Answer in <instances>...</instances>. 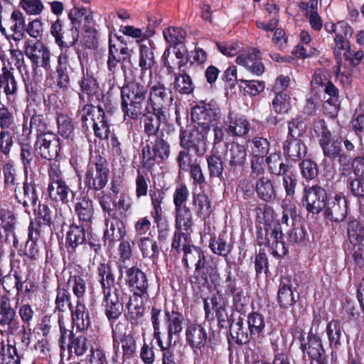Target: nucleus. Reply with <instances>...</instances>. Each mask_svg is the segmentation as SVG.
<instances>
[{
    "instance_id": "nucleus-17",
    "label": "nucleus",
    "mask_w": 364,
    "mask_h": 364,
    "mask_svg": "<svg viewBox=\"0 0 364 364\" xmlns=\"http://www.w3.org/2000/svg\"><path fill=\"white\" fill-rule=\"evenodd\" d=\"M323 210L326 218L336 223L341 222L348 212L346 199L340 195L329 197Z\"/></svg>"
},
{
    "instance_id": "nucleus-56",
    "label": "nucleus",
    "mask_w": 364,
    "mask_h": 364,
    "mask_svg": "<svg viewBox=\"0 0 364 364\" xmlns=\"http://www.w3.org/2000/svg\"><path fill=\"white\" fill-rule=\"evenodd\" d=\"M248 330L254 337L259 336L265 327V322L262 314L253 312L247 316Z\"/></svg>"
},
{
    "instance_id": "nucleus-26",
    "label": "nucleus",
    "mask_w": 364,
    "mask_h": 364,
    "mask_svg": "<svg viewBox=\"0 0 364 364\" xmlns=\"http://www.w3.org/2000/svg\"><path fill=\"white\" fill-rule=\"evenodd\" d=\"M152 210L151 215L158 229L164 227L162 203L165 198V193L161 189L150 190L149 192Z\"/></svg>"
},
{
    "instance_id": "nucleus-10",
    "label": "nucleus",
    "mask_w": 364,
    "mask_h": 364,
    "mask_svg": "<svg viewBox=\"0 0 364 364\" xmlns=\"http://www.w3.org/2000/svg\"><path fill=\"white\" fill-rule=\"evenodd\" d=\"M170 154V146L161 136L154 138V141L149 139L142 150L144 164L145 166L151 167L157 159L165 161Z\"/></svg>"
},
{
    "instance_id": "nucleus-38",
    "label": "nucleus",
    "mask_w": 364,
    "mask_h": 364,
    "mask_svg": "<svg viewBox=\"0 0 364 364\" xmlns=\"http://www.w3.org/2000/svg\"><path fill=\"white\" fill-rule=\"evenodd\" d=\"M68 58L65 53H61L58 58L56 67L57 86L63 90H67L70 85V77L68 73Z\"/></svg>"
},
{
    "instance_id": "nucleus-63",
    "label": "nucleus",
    "mask_w": 364,
    "mask_h": 364,
    "mask_svg": "<svg viewBox=\"0 0 364 364\" xmlns=\"http://www.w3.org/2000/svg\"><path fill=\"white\" fill-rule=\"evenodd\" d=\"M73 307L70 301V293L65 289L58 288L55 299V310L64 312L67 308L71 311V309Z\"/></svg>"
},
{
    "instance_id": "nucleus-39",
    "label": "nucleus",
    "mask_w": 364,
    "mask_h": 364,
    "mask_svg": "<svg viewBox=\"0 0 364 364\" xmlns=\"http://www.w3.org/2000/svg\"><path fill=\"white\" fill-rule=\"evenodd\" d=\"M244 326L242 319H238L236 322L233 321L230 326V332L232 338L239 345H243L249 343L254 336L251 335V332L248 333Z\"/></svg>"
},
{
    "instance_id": "nucleus-24",
    "label": "nucleus",
    "mask_w": 364,
    "mask_h": 364,
    "mask_svg": "<svg viewBox=\"0 0 364 364\" xmlns=\"http://www.w3.org/2000/svg\"><path fill=\"white\" fill-rule=\"evenodd\" d=\"M258 237V243L262 245H264L272 249V250H286V246L282 241L283 233L282 231L281 224L277 223L274 225V228L265 229V238L262 237V232H259Z\"/></svg>"
},
{
    "instance_id": "nucleus-1",
    "label": "nucleus",
    "mask_w": 364,
    "mask_h": 364,
    "mask_svg": "<svg viewBox=\"0 0 364 364\" xmlns=\"http://www.w3.org/2000/svg\"><path fill=\"white\" fill-rule=\"evenodd\" d=\"M148 86L141 80L126 82L120 90L121 109L124 120L141 118L147 105Z\"/></svg>"
},
{
    "instance_id": "nucleus-14",
    "label": "nucleus",
    "mask_w": 364,
    "mask_h": 364,
    "mask_svg": "<svg viewBox=\"0 0 364 364\" xmlns=\"http://www.w3.org/2000/svg\"><path fill=\"white\" fill-rule=\"evenodd\" d=\"M69 18L72 23V28L69 31H63L60 41L55 42L60 47L69 48L77 41L81 24L82 22L88 21L89 16H85L77 9H73L69 14Z\"/></svg>"
},
{
    "instance_id": "nucleus-50",
    "label": "nucleus",
    "mask_w": 364,
    "mask_h": 364,
    "mask_svg": "<svg viewBox=\"0 0 364 364\" xmlns=\"http://www.w3.org/2000/svg\"><path fill=\"white\" fill-rule=\"evenodd\" d=\"M326 333L331 348H338L341 346L342 327L337 320L331 321L326 326Z\"/></svg>"
},
{
    "instance_id": "nucleus-45",
    "label": "nucleus",
    "mask_w": 364,
    "mask_h": 364,
    "mask_svg": "<svg viewBox=\"0 0 364 364\" xmlns=\"http://www.w3.org/2000/svg\"><path fill=\"white\" fill-rule=\"evenodd\" d=\"M0 364H21V358L16 348L11 344L0 343Z\"/></svg>"
},
{
    "instance_id": "nucleus-33",
    "label": "nucleus",
    "mask_w": 364,
    "mask_h": 364,
    "mask_svg": "<svg viewBox=\"0 0 364 364\" xmlns=\"http://www.w3.org/2000/svg\"><path fill=\"white\" fill-rule=\"evenodd\" d=\"M17 114L14 107L0 103L1 130L15 131L17 128Z\"/></svg>"
},
{
    "instance_id": "nucleus-8",
    "label": "nucleus",
    "mask_w": 364,
    "mask_h": 364,
    "mask_svg": "<svg viewBox=\"0 0 364 364\" xmlns=\"http://www.w3.org/2000/svg\"><path fill=\"white\" fill-rule=\"evenodd\" d=\"M328 200L327 192L321 186L314 185L304 187L301 202L308 213H320L323 210Z\"/></svg>"
},
{
    "instance_id": "nucleus-42",
    "label": "nucleus",
    "mask_w": 364,
    "mask_h": 364,
    "mask_svg": "<svg viewBox=\"0 0 364 364\" xmlns=\"http://www.w3.org/2000/svg\"><path fill=\"white\" fill-rule=\"evenodd\" d=\"M11 21L13 24L11 26V30L13 34L9 36V38H11L15 41L21 40L24 36L25 33V17L22 12L18 10H14L11 15Z\"/></svg>"
},
{
    "instance_id": "nucleus-40",
    "label": "nucleus",
    "mask_w": 364,
    "mask_h": 364,
    "mask_svg": "<svg viewBox=\"0 0 364 364\" xmlns=\"http://www.w3.org/2000/svg\"><path fill=\"white\" fill-rule=\"evenodd\" d=\"M309 342L307 344H301V349L304 353V356L308 355L309 358H320L325 354V350L321 343V339L319 335L313 334L309 336Z\"/></svg>"
},
{
    "instance_id": "nucleus-12",
    "label": "nucleus",
    "mask_w": 364,
    "mask_h": 364,
    "mask_svg": "<svg viewBox=\"0 0 364 364\" xmlns=\"http://www.w3.org/2000/svg\"><path fill=\"white\" fill-rule=\"evenodd\" d=\"M0 327L10 335L16 334L20 328L16 308L12 307L11 299L6 294L0 296Z\"/></svg>"
},
{
    "instance_id": "nucleus-57",
    "label": "nucleus",
    "mask_w": 364,
    "mask_h": 364,
    "mask_svg": "<svg viewBox=\"0 0 364 364\" xmlns=\"http://www.w3.org/2000/svg\"><path fill=\"white\" fill-rule=\"evenodd\" d=\"M272 108L278 114H287L291 109V97L285 92H277L272 100Z\"/></svg>"
},
{
    "instance_id": "nucleus-30",
    "label": "nucleus",
    "mask_w": 364,
    "mask_h": 364,
    "mask_svg": "<svg viewBox=\"0 0 364 364\" xmlns=\"http://www.w3.org/2000/svg\"><path fill=\"white\" fill-rule=\"evenodd\" d=\"M285 156L292 161L301 160L306 154V146L301 139H287L283 145Z\"/></svg>"
},
{
    "instance_id": "nucleus-28",
    "label": "nucleus",
    "mask_w": 364,
    "mask_h": 364,
    "mask_svg": "<svg viewBox=\"0 0 364 364\" xmlns=\"http://www.w3.org/2000/svg\"><path fill=\"white\" fill-rule=\"evenodd\" d=\"M74 209L79 220L85 226L90 225L94 215L92 200L87 196H83L77 199Z\"/></svg>"
},
{
    "instance_id": "nucleus-11",
    "label": "nucleus",
    "mask_w": 364,
    "mask_h": 364,
    "mask_svg": "<svg viewBox=\"0 0 364 364\" xmlns=\"http://www.w3.org/2000/svg\"><path fill=\"white\" fill-rule=\"evenodd\" d=\"M207 134L197 126L191 130L181 129L180 146L186 150L193 149L197 156H202L206 151L205 141Z\"/></svg>"
},
{
    "instance_id": "nucleus-60",
    "label": "nucleus",
    "mask_w": 364,
    "mask_h": 364,
    "mask_svg": "<svg viewBox=\"0 0 364 364\" xmlns=\"http://www.w3.org/2000/svg\"><path fill=\"white\" fill-rule=\"evenodd\" d=\"M141 296L134 295L133 297L130 298L127 304L128 315L132 320H136L144 314V306Z\"/></svg>"
},
{
    "instance_id": "nucleus-35",
    "label": "nucleus",
    "mask_w": 364,
    "mask_h": 364,
    "mask_svg": "<svg viewBox=\"0 0 364 364\" xmlns=\"http://www.w3.org/2000/svg\"><path fill=\"white\" fill-rule=\"evenodd\" d=\"M165 318L168 328V338L169 341H171L173 335H178L182 331L184 317L179 311L173 309L171 311L166 310Z\"/></svg>"
},
{
    "instance_id": "nucleus-37",
    "label": "nucleus",
    "mask_w": 364,
    "mask_h": 364,
    "mask_svg": "<svg viewBox=\"0 0 364 364\" xmlns=\"http://www.w3.org/2000/svg\"><path fill=\"white\" fill-rule=\"evenodd\" d=\"M47 191L51 200L56 203L61 202L63 204L68 203V197L72 192L65 181L48 184Z\"/></svg>"
},
{
    "instance_id": "nucleus-22",
    "label": "nucleus",
    "mask_w": 364,
    "mask_h": 364,
    "mask_svg": "<svg viewBox=\"0 0 364 364\" xmlns=\"http://www.w3.org/2000/svg\"><path fill=\"white\" fill-rule=\"evenodd\" d=\"M32 132L36 133L37 138L41 135L47 134V133H50L48 131L46 117L44 114H38L35 112L30 119L29 124L24 119L22 128L23 139L29 140Z\"/></svg>"
},
{
    "instance_id": "nucleus-64",
    "label": "nucleus",
    "mask_w": 364,
    "mask_h": 364,
    "mask_svg": "<svg viewBox=\"0 0 364 364\" xmlns=\"http://www.w3.org/2000/svg\"><path fill=\"white\" fill-rule=\"evenodd\" d=\"M207 162L210 176L221 178L224 170L221 158L219 156L212 155L207 158Z\"/></svg>"
},
{
    "instance_id": "nucleus-9",
    "label": "nucleus",
    "mask_w": 364,
    "mask_h": 364,
    "mask_svg": "<svg viewBox=\"0 0 364 364\" xmlns=\"http://www.w3.org/2000/svg\"><path fill=\"white\" fill-rule=\"evenodd\" d=\"M247 155V150L244 145L238 143H232L230 145L225 155L228 163L225 173L228 177L237 178L242 174Z\"/></svg>"
},
{
    "instance_id": "nucleus-13",
    "label": "nucleus",
    "mask_w": 364,
    "mask_h": 364,
    "mask_svg": "<svg viewBox=\"0 0 364 364\" xmlns=\"http://www.w3.org/2000/svg\"><path fill=\"white\" fill-rule=\"evenodd\" d=\"M25 55L31 60L34 73H37L40 67L47 72L52 70L51 53L43 43L28 44L25 48Z\"/></svg>"
},
{
    "instance_id": "nucleus-20",
    "label": "nucleus",
    "mask_w": 364,
    "mask_h": 364,
    "mask_svg": "<svg viewBox=\"0 0 364 364\" xmlns=\"http://www.w3.org/2000/svg\"><path fill=\"white\" fill-rule=\"evenodd\" d=\"M261 52L255 48L244 51L236 58V63L246 68L253 74L260 75L264 73V66L262 62Z\"/></svg>"
},
{
    "instance_id": "nucleus-54",
    "label": "nucleus",
    "mask_w": 364,
    "mask_h": 364,
    "mask_svg": "<svg viewBox=\"0 0 364 364\" xmlns=\"http://www.w3.org/2000/svg\"><path fill=\"white\" fill-rule=\"evenodd\" d=\"M58 134L65 139L73 136L74 124L72 119L65 114H58L56 118Z\"/></svg>"
},
{
    "instance_id": "nucleus-59",
    "label": "nucleus",
    "mask_w": 364,
    "mask_h": 364,
    "mask_svg": "<svg viewBox=\"0 0 364 364\" xmlns=\"http://www.w3.org/2000/svg\"><path fill=\"white\" fill-rule=\"evenodd\" d=\"M70 352L75 353L77 356L84 355L88 350L87 339L82 336L71 337L70 342L67 344Z\"/></svg>"
},
{
    "instance_id": "nucleus-51",
    "label": "nucleus",
    "mask_w": 364,
    "mask_h": 364,
    "mask_svg": "<svg viewBox=\"0 0 364 364\" xmlns=\"http://www.w3.org/2000/svg\"><path fill=\"white\" fill-rule=\"evenodd\" d=\"M21 146L20 158L23 165L25 176L28 174V170L31 169V164L34 159V151L32 146L23 138L19 141Z\"/></svg>"
},
{
    "instance_id": "nucleus-52",
    "label": "nucleus",
    "mask_w": 364,
    "mask_h": 364,
    "mask_svg": "<svg viewBox=\"0 0 364 364\" xmlns=\"http://www.w3.org/2000/svg\"><path fill=\"white\" fill-rule=\"evenodd\" d=\"M295 296L292 287L288 284H281L278 291L277 300L281 307L288 308L295 304L296 298Z\"/></svg>"
},
{
    "instance_id": "nucleus-4",
    "label": "nucleus",
    "mask_w": 364,
    "mask_h": 364,
    "mask_svg": "<svg viewBox=\"0 0 364 364\" xmlns=\"http://www.w3.org/2000/svg\"><path fill=\"white\" fill-rule=\"evenodd\" d=\"M53 224L52 211L46 204H39L34 220L31 221L28 228V240L26 247L29 250H38V240L41 233L50 230Z\"/></svg>"
},
{
    "instance_id": "nucleus-44",
    "label": "nucleus",
    "mask_w": 364,
    "mask_h": 364,
    "mask_svg": "<svg viewBox=\"0 0 364 364\" xmlns=\"http://www.w3.org/2000/svg\"><path fill=\"white\" fill-rule=\"evenodd\" d=\"M14 277L18 294L30 297L37 290V287L33 282L28 281L27 277L23 276L21 272L15 270Z\"/></svg>"
},
{
    "instance_id": "nucleus-29",
    "label": "nucleus",
    "mask_w": 364,
    "mask_h": 364,
    "mask_svg": "<svg viewBox=\"0 0 364 364\" xmlns=\"http://www.w3.org/2000/svg\"><path fill=\"white\" fill-rule=\"evenodd\" d=\"M70 311L73 323L77 330L83 331L90 326V313L82 300H77Z\"/></svg>"
},
{
    "instance_id": "nucleus-23",
    "label": "nucleus",
    "mask_w": 364,
    "mask_h": 364,
    "mask_svg": "<svg viewBox=\"0 0 364 364\" xmlns=\"http://www.w3.org/2000/svg\"><path fill=\"white\" fill-rule=\"evenodd\" d=\"M207 338L206 330L202 325L196 323L188 324L186 329V341L195 353L205 347Z\"/></svg>"
},
{
    "instance_id": "nucleus-15",
    "label": "nucleus",
    "mask_w": 364,
    "mask_h": 364,
    "mask_svg": "<svg viewBox=\"0 0 364 364\" xmlns=\"http://www.w3.org/2000/svg\"><path fill=\"white\" fill-rule=\"evenodd\" d=\"M35 148L43 159H55L60 151V139L53 132L47 133L36 139Z\"/></svg>"
},
{
    "instance_id": "nucleus-6",
    "label": "nucleus",
    "mask_w": 364,
    "mask_h": 364,
    "mask_svg": "<svg viewBox=\"0 0 364 364\" xmlns=\"http://www.w3.org/2000/svg\"><path fill=\"white\" fill-rule=\"evenodd\" d=\"M105 213L107 215V229L104 233L103 248L109 250L113 248V244L115 243L117 238L121 237L124 232L123 220L126 218V214L122 211L118 212L115 208H112L110 210Z\"/></svg>"
},
{
    "instance_id": "nucleus-25",
    "label": "nucleus",
    "mask_w": 364,
    "mask_h": 364,
    "mask_svg": "<svg viewBox=\"0 0 364 364\" xmlns=\"http://www.w3.org/2000/svg\"><path fill=\"white\" fill-rule=\"evenodd\" d=\"M127 282L135 296H142L146 293L149 284L146 274L136 267H131L127 271Z\"/></svg>"
},
{
    "instance_id": "nucleus-7",
    "label": "nucleus",
    "mask_w": 364,
    "mask_h": 364,
    "mask_svg": "<svg viewBox=\"0 0 364 364\" xmlns=\"http://www.w3.org/2000/svg\"><path fill=\"white\" fill-rule=\"evenodd\" d=\"M173 101L171 90L164 84L157 82L151 85L148 88L147 105L152 111L166 112L167 107Z\"/></svg>"
},
{
    "instance_id": "nucleus-47",
    "label": "nucleus",
    "mask_w": 364,
    "mask_h": 364,
    "mask_svg": "<svg viewBox=\"0 0 364 364\" xmlns=\"http://www.w3.org/2000/svg\"><path fill=\"white\" fill-rule=\"evenodd\" d=\"M193 203L198 217L205 219L210 216L212 212L211 203L206 195L203 193L193 194Z\"/></svg>"
},
{
    "instance_id": "nucleus-2",
    "label": "nucleus",
    "mask_w": 364,
    "mask_h": 364,
    "mask_svg": "<svg viewBox=\"0 0 364 364\" xmlns=\"http://www.w3.org/2000/svg\"><path fill=\"white\" fill-rule=\"evenodd\" d=\"M109 176V164L105 157L100 154L90 156L84 174V183L87 192L103 190L108 183Z\"/></svg>"
},
{
    "instance_id": "nucleus-21",
    "label": "nucleus",
    "mask_w": 364,
    "mask_h": 364,
    "mask_svg": "<svg viewBox=\"0 0 364 364\" xmlns=\"http://www.w3.org/2000/svg\"><path fill=\"white\" fill-rule=\"evenodd\" d=\"M225 130L232 136L242 137L250 129V124L242 115L230 112L225 121Z\"/></svg>"
},
{
    "instance_id": "nucleus-62",
    "label": "nucleus",
    "mask_w": 364,
    "mask_h": 364,
    "mask_svg": "<svg viewBox=\"0 0 364 364\" xmlns=\"http://www.w3.org/2000/svg\"><path fill=\"white\" fill-rule=\"evenodd\" d=\"M80 86L82 92L87 95L88 97L92 99L94 96L97 97V95L100 91L96 80L92 76L83 75L80 82Z\"/></svg>"
},
{
    "instance_id": "nucleus-19",
    "label": "nucleus",
    "mask_w": 364,
    "mask_h": 364,
    "mask_svg": "<svg viewBox=\"0 0 364 364\" xmlns=\"http://www.w3.org/2000/svg\"><path fill=\"white\" fill-rule=\"evenodd\" d=\"M36 184L34 178H28L25 176V181L23 183L22 190L15 188V197L18 202L23 205L24 208L34 207L38 202V196L36 190Z\"/></svg>"
},
{
    "instance_id": "nucleus-43",
    "label": "nucleus",
    "mask_w": 364,
    "mask_h": 364,
    "mask_svg": "<svg viewBox=\"0 0 364 364\" xmlns=\"http://www.w3.org/2000/svg\"><path fill=\"white\" fill-rule=\"evenodd\" d=\"M176 228L180 230H189L193 225V215L187 205L175 208Z\"/></svg>"
},
{
    "instance_id": "nucleus-34",
    "label": "nucleus",
    "mask_w": 364,
    "mask_h": 364,
    "mask_svg": "<svg viewBox=\"0 0 364 364\" xmlns=\"http://www.w3.org/2000/svg\"><path fill=\"white\" fill-rule=\"evenodd\" d=\"M14 68L4 66L0 73V87L6 97L16 96L18 92V83L13 73Z\"/></svg>"
},
{
    "instance_id": "nucleus-31",
    "label": "nucleus",
    "mask_w": 364,
    "mask_h": 364,
    "mask_svg": "<svg viewBox=\"0 0 364 364\" xmlns=\"http://www.w3.org/2000/svg\"><path fill=\"white\" fill-rule=\"evenodd\" d=\"M105 314L110 319L117 318L122 313L123 305L115 291H105Z\"/></svg>"
},
{
    "instance_id": "nucleus-5",
    "label": "nucleus",
    "mask_w": 364,
    "mask_h": 364,
    "mask_svg": "<svg viewBox=\"0 0 364 364\" xmlns=\"http://www.w3.org/2000/svg\"><path fill=\"white\" fill-rule=\"evenodd\" d=\"M193 121L205 132L210 131V127L220 118V109L214 101H204L194 106L191 111Z\"/></svg>"
},
{
    "instance_id": "nucleus-49",
    "label": "nucleus",
    "mask_w": 364,
    "mask_h": 364,
    "mask_svg": "<svg viewBox=\"0 0 364 364\" xmlns=\"http://www.w3.org/2000/svg\"><path fill=\"white\" fill-rule=\"evenodd\" d=\"M92 21V18L89 16L88 21L82 22L81 24L80 29L82 31V43L85 46L90 49H94L97 48V31L93 27L87 25L90 24Z\"/></svg>"
},
{
    "instance_id": "nucleus-16",
    "label": "nucleus",
    "mask_w": 364,
    "mask_h": 364,
    "mask_svg": "<svg viewBox=\"0 0 364 364\" xmlns=\"http://www.w3.org/2000/svg\"><path fill=\"white\" fill-rule=\"evenodd\" d=\"M142 122L144 124V132L151 137L156 138L161 136L159 134H162L160 131V126L161 123H166L167 121L166 112L152 111L146 107L145 112H143L141 115Z\"/></svg>"
},
{
    "instance_id": "nucleus-61",
    "label": "nucleus",
    "mask_w": 364,
    "mask_h": 364,
    "mask_svg": "<svg viewBox=\"0 0 364 364\" xmlns=\"http://www.w3.org/2000/svg\"><path fill=\"white\" fill-rule=\"evenodd\" d=\"M306 130L305 123L300 118L292 119L288 123V135L287 139H301Z\"/></svg>"
},
{
    "instance_id": "nucleus-58",
    "label": "nucleus",
    "mask_w": 364,
    "mask_h": 364,
    "mask_svg": "<svg viewBox=\"0 0 364 364\" xmlns=\"http://www.w3.org/2000/svg\"><path fill=\"white\" fill-rule=\"evenodd\" d=\"M163 35L167 43L175 46L183 42L186 32L181 28L169 27L163 31Z\"/></svg>"
},
{
    "instance_id": "nucleus-41",
    "label": "nucleus",
    "mask_w": 364,
    "mask_h": 364,
    "mask_svg": "<svg viewBox=\"0 0 364 364\" xmlns=\"http://www.w3.org/2000/svg\"><path fill=\"white\" fill-rule=\"evenodd\" d=\"M154 43L148 40L145 43L140 44L139 66L142 71L151 68L154 62Z\"/></svg>"
},
{
    "instance_id": "nucleus-48",
    "label": "nucleus",
    "mask_w": 364,
    "mask_h": 364,
    "mask_svg": "<svg viewBox=\"0 0 364 364\" xmlns=\"http://www.w3.org/2000/svg\"><path fill=\"white\" fill-rule=\"evenodd\" d=\"M323 155L331 160L337 159L339 160L341 155H346L342 150L341 140L339 139H332L320 145Z\"/></svg>"
},
{
    "instance_id": "nucleus-27",
    "label": "nucleus",
    "mask_w": 364,
    "mask_h": 364,
    "mask_svg": "<svg viewBox=\"0 0 364 364\" xmlns=\"http://www.w3.org/2000/svg\"><path fill=\"white\" fill-rule=\"evenodd\" d=\"M347 235L350 244L352 245V247H348V249L357 248V250H363L364 227L359 220L353 219L348 223Z\"/></svg>"
},
{
    "instance_id": "nucleus-53",
    "label": "nucleus",
    "mask_w": 364,
    "mask_h": 364,
    "mask_svg": "<svg viewBox=\"0 0 364 364\" xmlns=\"http://www.w3.org/2000/svg\"><path fill=\"white\" fill-rule=\"evenodd\" d=\"M86 240L85 232L83 227L73 225L67 233V241L69 246L76 248L82 245Z\"/></svg>"
},
{
    "instance_id": "nucleus-46",
    "label": "nucleus",
    "mask_w": 364,
    "mask_h": 364,
    "mask_svg": "<svg viewBox=\"0 0 364 364\" xmlns=\"http://www.w3.org/2000/svg\"><path fill=\"white\" fill-rule=\"evenodd\" d=\"M173 89L176 91L183 95H188L193 92V83L186 71H183L181 73H173Z\"/></svg>"
},
{
    "instance_id": "nucleus-18",
    "label": "nucleus",
    "mask_w": 364,
    "mask_h": 364,
    "mask_svg": "<svg viewBox=\"0 0 364 364\" xmlns=\"http://www.w3.org/2000/svg\"><path fill=\"white\" fill-rule=\"evenodd\" d=\"M113 343L114 348L116 345L122 344L123 355L129 358L136 351V343L134 337L130 334H126V327L124 323L119 322L114 327H112Z\"/></svg>"
},
{
    "instance_id": "nucleus-55",
    "label": "nucleus",
    "mask_w": 364,
    "mask_h": 364,
    "mask_svg": "<svg viewBox=\"0 0 364 364\" xmlns=\"http://www.w3.org/2000/svg\"><path fill=\"white\" fill-rule=\"evenodd\" d=\"M266 162L269 172L272 174L279 175L284 173V171L289 169L288 165L283 162L279 152L272 153L267 157Z\"/></svg>"
},
{
    "instance_id": "nucleus-3",
    "label": "nucleus",
    "mask_w": 364,
    "mask_h": 364,
    "mask_svg": "<svg viewBox=\"0 0 364 364\" xmlns=\"http://www.w3.org/2000/svg\"><path fill=\"white\" fill-rule=\"evenodd\" d=\"M81 120L87 127L89 118L92 122L95 135L100 139H106L109 133V117L110 112H105L101 106L95 107L91 104L84 105L80 109Z\"/></svg>"
},
{
    "instance_id": "nucleus-32",
    "label": "nucleus",
    "mask_w": 364,
    "mask_h": 364,
    "mask_svg": "<svg viewBox=\"0 0 364 364\" xmlns=\"http://www.w3.org/2000/svg\"><path fill=\"white\" fill-rule=\"evenodd\" d=\"M299 8L306 11L305 16L309 18L311 27L315 31H320L323 27V22L318 15V0H309V2L301 1L299 4Z\"/></svg>"
},
{
    "instance_id": "nucleus-36",
    "label": "nucleus",
    "mask_w": 364,
    "mask_h": 364,
    "mask_svg": "<svg viewBox=\"0 0 364 364\" xmlns=\"http://www.w3.org/2000/svg\"><path fill=\"white\" fill-rule=\"evenodd\" d=\"M255 191L260 199L267 203L273 201L277 197L273 183L267 176H262L256 181Z\"/></svg>"
}]
</instances>
